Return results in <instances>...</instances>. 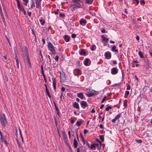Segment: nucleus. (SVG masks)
<instances>
[{
    "mask_svg": "<svg viewBox=\"0 0 152 152\" xmlns=\"http://www.w3.org/2000/svg\"><path fill=\"white\" fill-rule=\"evenodd\" d=\"M39 21L41 23V24L43 25L45 23V21L43 20L42 19H41L39 20Z\"/></svg>",
    "mask_w": 152,
    "mask_h": 152,
    "instance_id": "34",
    "label": "nucleus"
},
{
    "mask_svg": "<svg viewBox=\"0 0 152 152\" xmlns=\"http://www.w3.org/2000/svg\"><path fill=\"white\" fill-rule=\"evenodd\" d=\"M101 32L102 33H106L107 32V31H106V30L104 29H103L101 31Z\"/></svg>",
    "mask_w": 152,
    "mask_h": 152,
    "instance_id": "52",
    "label": "nucleus"
},
{
    "mask_svg": "<svg viewBox=\"0 0 152 152\" xmlns=\"http://www.w3.org/2000/svg\"><path fill=\"white\" fill-rule=\"evenodd\" d=\"M140 4H145V2L144 0H142L140 1Z\"/></svg>",
    "mask_w": 152,
    "mask_h": 152,
    "instance_id": "51",
    "label": "nucleus"
},
{
    "mask_svg": "<svg viewBox=\"0 0 152 152\" xmlns=\"http://www.w3.org/2000/svg\"><path fill=\"white\" fill-rule=\"evenodd\" d=\"M45 89H46V93L47 92H49V91L48 89V88H47V86L46 85V84H45Z\"/></svg>",
    "mask_w": 152,
    "mask_h": 152,
    "instance_id": "48",
    "label": "nucleus"
},
{
    "mask_svg": "<svg viewBox=\"0 0 152 152\" xmlns=\"http://www.w3.org/2000/svg\"><path fill=\"white\" fill-rule=\"evenodd\" d=\"M48 47L49 50L51 51L53 54L55 53V50H54V47L51 42H49L48 44Z\"/></svg>",
    "mask_w": 152,
    "mask_h": 152,
    "instance_id": "3",
    "label": "nucleus"
},
{
    "mask_svg": "<svg viewBox=\"0 0 152 152\" xmlns=\"http://www.w3.org/2000/svg\"><path fill=\"white\" fill-rule=\"evenodd\" d=\"M62 133L64 138L65 139H66L67 138V136L66 135L65 132L64 131H62Z\"/></svg>",
    "mask_w": 152,
    "mask_h": 152,
    "instance_id": "25",
    "label": "nucleus"
},
{
    "mask_svg": "<svg viewBox=\"0 0 152 152\" xmlns=\"http://www.w3.org/2000/svg\"><path fill=\"white\" fill-rule=\"evenodd\" d=\"M89 60L88 58H86L85 59L83 62L84 65L87 66H88L89 65L88 63L89 62Z\"/></svg>",
    "mask_w": 152,
    "mask_h": 152,
    "instance_id": "17",
    "label": "nucleus"
},
{
    "mask_svg": "<svg viewBox=\"0 0 152 152\" xmlns=\"http://www.w3.org/2000/svg\"><path fill=\"white\" fill-rule=\"evenodd\" d=\"M126 89L128 90H129L130 89V86L129 85L127 86Z\"/></svg>",
    "mask_w": 152,
    "mask_h": 152,
    "instance_id": "59",
    "label": "nucleus"
},
{
    "mask_svg": "<svg viewBox=\"0 0 152 152\" xmlns=\"http://www.w3.org/2000/svg\"><path fill=\"white\" fill-rule=\"evenodd\" d=\"M58 56L57 55L55 56V59L56 61H58Z\"/></svg>",
    "mask_w": 152,
    "mask_h": 152,
    "instance_id": "43",
    "label": "nucleus"
},
{
    "mask_svg": "<svg viewBox=\"0 0 152 152\" xmlns=\"http://www.w3.org/2000/svg\"><path fill=\"white\" fill-rule=\"evenodd\" d=\"M53 88L55 90L56 89V82L55 80H53Z\"/></svg>",
    "mask_w": 152,
    "mask_h": 152,
    "instance_id": "28",
    "label": "nucleus"
},
{
    "mask_svg": "<svg viewBox=\"0 0 152 152\" xmlns=\"http://www.w3.org/2000/svg\"><path fill=\"white\" fill-rule=\"evenodd\" d=\"M95 147L96 146L98 148H100L101 145L100 144L97 143L96 144H95Z\"/></svg>",
    "mask_w": 152,
    "mask_h": 152,
    "instance_id": "41",
    "label": "nucleus"
},
{
    "mask_svg": "<svg viewBox=\"0 0 152 152\" xmlns=\"http://www.w3.org/2000/svg\"><path fill=\"white\" fill-rule=\"evenodd\" d=\"M71 37L73 38H75L76 37V35L75 34H72Z\"/></svg>",
    "mask_w": 152,
    "mask_h": 152,
    "instance_id": "42",
    "label": "nucleus"
},
{
    "mask_svg": "<svg viewBox=\"0 0 152 152\" xmlns=\"http://www.w3.org/2000/svg\"><path fill=\"white\" fill-rule=\"evenodd\" d=\"M91 90V89L90 88H86L85 89V91H87V92H89Z\"/></svg>",
    "mask_w": 152,
    "mask_h": 152,
    "instance_id": "53",
    "label": "nucleus"
},
{
    "mask_svg": "<svg viewBox=\"0 0 152 152\" xmlns=\"http://www.w3.org/2000/svg\"><path fill=\"white\" fill-rule=\"evenodd\" d=\"M77 96L81 99H84V96L83 93L81 92L77 94Z\"/></svg>",
    "mask_w": 152,
    "mask_h": 152,
    "instance_id": "15",
    "label": "nucleus"
},
{
    "mask_svg": "<svg viewBox=\"0 0 152 152\" xmlns=\"http://www.w3.org/2000/svg\"><path fill=\"white\" fill-rule=\"evenodd\" d=\"M95 46L94 45H92L91 47V50L93 51L95 50Z\"/></svg>",
    "mask_w": 152,
    "mask_h": 152,
    "instance_id": "32",
    "label": "nucleus"
},
{
    "mask_svg": "<svg viewBox=\"0 0 152 152\" xmlns=\"http://www.w3.org/2000/svg\"><path fill=\"white\" fill-rule=\"evenodd\" d=\"M91 112L92 113H94L95 112V111L94 110V109H92V110L91 111Z\"/></svg>",
    "mask_w": 152,
    "mask_h": 152,
    "instance_id": "64",
    "label": "nucleus"
},
{
    "mask_svg": "<svg viewBox=\"0 0 152 152\" xmlns=\"http://www.w3.org/2000/svg\"><path fill=\"white\" fill-rule=\"evenodd\" d=\"M46 58H48V59H47V61H49L51 63V59H50V56L48 55V56H47V57H46Z\"/></svg>",
    "mask_w": 152,
    "mask_h": 152,
    "instance_id": "38",
    "label": "nucleus"
},
{
    "mask_svg": "<svg viewBox=\"0 0 152 152\" xmlns=\"http://www.w3.org/2000/svg\"><path fill=\"white\" fill-rule=\"evenodd\" d=\"M91 93L93 96L96 95H97L98 94V92L94 90L91 91Z\"/></svg>",
    "mask_w": 152,
    "mask_h": 152,
    "instance_id": "21",
    "label": "nucleus"
},
{
    "mask_svg": "<svg viewBox=\"0 0 152 152\" xmlns=\"http://www.w3.org/2000/svg\"><path fill=\"white\" fill-rule=\"evenodd\" d=\"M82 139L83 142V144H85L86 142H85V141L83 137L82 138Z\"/></svg>",
    "mask_w": 152,
    "mask_h": 152,
    "instance_id": "62",
    "label": "nucleus"
},
{
    "mask_svg": "<svg viewBox=\"0 0 152 152\" xmlns=\"http://www.w3.org/2000/svg\"><path fill=\"white\" fill-rule=\"evenodd\" d=\"M86 95L88 97H91L93 96L91 92L88 94H86Z\"/></svg>",
    "mask_w": 152,
    "mask_h": 152,
    "instance_id": "37",
    "label": "nucleus"
},
{
    "mask_svg": "<svg viewBox=\"0 0 152 152\" xmlns=\"http://www.w3.org/2000/svg\"><path fill=\"white\" fill-rule=\"evenodd\" d=\"M72 2L74 3L77 4H81L80 2H82L81 0H72Z\"/></svg>",
    "mask_w": 152,
    "mask_h": 152,
    "instance_id": "16",
    "label": "nucleus"
},
{
    "mask_svg": "<svg viewBox=\"0 0 152 152\" xmlns=\"http://www.w3.org/2000/svg\"><path fill=\"white\" fill-rule=\"evenodd\" d=\"M96 141L99 142V144H100L101 145L102 143L98 139H96Z\"/></svg>",
    "mask_w": 152,
    "mask_h": 152,
    "instance_id": "61",
    "label": "nucleus"
},
{
    "mask_svg": "<svg viewBox=\"0 0 152 152\" xmlns=\"http://www.w3.org/2000/svg\"><path fill=\"white\" fill-rule=\"evenodd\" d=\"M87 103L85 101H82L81 103V105L82 107H86L87 106Z\"/></svg>",
    "mask_w": 152,
    "mask_h": 152,
    "instance_id": "20",
    "label": "nucleus"
},
{
    "mask_svg": "<svg viewBox=\"0 0 152 152\" xmlns=\"http://www.w3.org/2000/svg\"><path fill=\"white\" fill-rule=\"evenodd\" d=\"M15 59L16 60V62H17V61H18V56H17V55H16V54H15Z\"/></svg>",
    "mask_w": 152,
    "mask_h": 152,
    "instance_id": "49",
    "label": "nucleus"
},
{
    "mask_svg": "<svg viewBox=\"0 0 152 152\" xmlns=\"http://www.w3.org/2000/svg\"><path fill=\"white\" fill-rule=\"evenodd\" d=\"M108 40L109 39L106 37H104L103 39V41H106V42H107L108 41Z\"/></svg>",
    "mask_w": 152,
    "mask_h": 152,
    "instance_id": "40",
    "label": "nucleus"
},
{
    "mask_svg": "<svg viewBox=\"0 0 152 152\" xmlns=\"http://www.w3.org/2000/svg\"><path fill=\"white\" fill-rule=\"evenodd\" d=\"M82 123V122H79V121H77L76 122V125L78 126H79L80 125V124Z\"/></svg>",
    "mask_w": 152,
    "mask_h": 152,
    "instance_id": "39",
    "label": "nucleus"
},
{
    "mask_svg": "<svg viewBox=\"0 0 152 152\" xmlns=\"http://www.w3.org/2000/svg\"><path fill=\"white\" fill-rule=\"evenodd\" d=\"M90 148H91V149H92L93 148L95 149L96 148L95 145V144H91Z\"/></svg>",
    "mask_w": 152,
    "mask_h": 152,
    "instance_id": "31",
    "label": "nucleus"
},
{
    "mask_svg": "<svg viewBox=\"0 0 152 152\" xmlns=\"http://www.w3.org/2000/svg\"><path fill=\"white\" fill-rule=\"evenodd\" d=\"M68 134L69 136V138H70L71 137V132L70 131H68Z\"/></svg>",
    "mask_w": 152,
    "mask_h": 152,
    "instance_id": "54",
    "label": "nucleus"
},
{
    "mask_svg": "<svg viewBox=\"0 0 152 152\" xmlns=\"http://www.w3.org/2000/svg\"><path fill=\"white\" fill-rule=\"evenodd\" d=\"M139 55L140 56V57L141 58H144V56L143 55V54L142 53V52L140 51H139L138 52Z\"/></svg>",
    "mask_w": 152,
    "mask_h": 152,
    "instance_id": "24",
    "label": "nucleus"
},
{
    "mask_svg": "<svg viewBox=\"0 0 152 152\" xmlns=\"http://www.w3.org/2000/svg\"><path fill=\"white\" fill-rule=\"evenodd\" d=\"M80 54L81 55H85L86 54V52L85 51H84V50H82L80 53Z\"/></svg>",
    "mask_w": 152,
    "mask_h": 152,
    "instance_id": "30",
    "label": "nucleus"
},
{
    "mask_svg": "<svg viewBox=\"0 0 152 152\" xmlns=\"http://www.w3.org/2000/svg\"><path fill=\"white\" fill-rule=\"evenodd\" d=\"M28 15L29 16H31V12H30L27 11Z\"/></svg>",
    "mask_w": 152,
    "mask_h": 152,
    "instance_id": "55",
    "label": "nucleus"
},
{
    "mask_svg": "<svg viewBox=\"0 0 152 152\" xmlns=\"http://www.w3.org/2000/svg\"><path fill=\"white\" fill-rule=\"evenodd\" d=\"M99 138L100 140L102 141L103 142L104 141V137L103 135H100L99 136Z\"/></svg>",
    "mask_w": 152,
    "mask_h": 152,
    "instance_id": "29",
    "label": "nucleus"
},
{
    "mask_svg": "<svg viewBox=\"0 0 152 152\" xmlns=\"http://www.w3.org/2000/svg\"><path fill=\"white\" fill-rule=\"evenodd\" d=\"M0 139L1 141L2 142H4V143L7 145V140L6 139V137H3V135L0 136Z\"/></svg>",
    "mask_w": 152,
    "mask_h": 152,
    "instance_id": "9",
    "label": "nucleus"
},
{
    "mask_svg": "<svg viewBox=\"0 0 152 152\" xmlns=\"http://www.w3.org/2000/svg\"><path fill=\"white\" fill-rule=\"evenodd\" d=\"M104 55L105 58L107 59L110 58L111 57V54L109 52H105L104 54Z\"/></svg>",
    "mask_w": 152,
    "mask_h": 152,
    "instance_id": "8",
    "label": "nucleus"
},
{
    "mask_svg": "<svg viewBox=\"0 0 152 152\" xmlns=\"http://www.w3.org/2000/svg\"><path fill=\"white\" fill-rule=\"evenodd\" d=\"M121 115V113H119L117 115L115 118L111 120L112 122L113 123H115L116 120L120 118Z\"/></svg>",
    "mask_w": 152,
    "mask_h": 152,
    "instance_id": "5",
    "label": "nucleus"
},
{
    "mask_svg": "<svg viewBox=\"0 0 152 152\" xmlns=\"http://www.w3.org/2000/svg\"><path fill=\"white\" fill-rule=\"evenodd\" d=\"M35 1L36 7L37 8H39V7L40 6V3L41 1H39L38 0H35Z\"/></svg>",
    "mask_w": 152,
    "mask_h": 152,
    "instance_id": "14",
    "label": "nucleus"
},
{
    "mask_svg": "<svg viewBox=\"0 0 152 152\" xmlns=\"http://www.w3.org/2000/svg\"><path fill=\"white\" fill-rule=\"evenodd\" d=\"M19 133H20V137H21V140H22V142H23V137L22 136V134H21V132L20 130V129L19 128Z\"/></svg>",
    "mask_w": 152,
    "mask_h": 152,
    "instance_id": "33",
    "label": "nucleus"
},
{
    "mask_svg": "<svg viewBox=\"0 0 152 152\" xmlns=\"http://www.w3.org/2000/svg\"><path fill=\"white\" fill-rule=\"evenodd\" d=\"M77 148V152H80V150L81 149L80 148Z\"/></svg>",
    "mask_w": 152,
    "mask_h": 152,
    "instance_id": "56",
    "label": "nucleus"
},
{
    "mask_svg": "<svg viewBox=\"0 0 152 152\" xmlns=\"http://www.w3.org/2000/svg\"><path fill=\"white\" fill-rule=\"evenodd\" d=\"M71 10L72 11L75 10V9L77 8H80L81 7V4H78L75 3L74 4L71 5Z\"/></svg>",
    "mask_w": 152,
    "mask_h": 152,
    "instance_id": "2",
    "label": "nucleus"
},
{
    "mask_svg": "<svg viewBox=\"0 0 152 152\" xmlns=\"http://www.w3.org/2000/svg\"><path fill=\"white\" fill-rule=\"evenodd\" d=\"M0 14L1 15V17L4 23L5 19H4V15H3V13L2 12V10L0 11Z\"/></svg>",
    "mask_w": 152,
    "mask_h": 152,
    "instance_id": "22",
    "label": "nucleus"
},
{
    "mask_svg": "<svg viewBox=\"0 0 152 152\" xmlns=\"http://www.w3.org/2000/svg\"><path fill=\"white\" fill-rule=\"evenodd\" d=\"M30 4H31V8H33V5L34 4V2L33 0H30Z\"/></svg>",
    "mask_w": 152,
    "mask_h": 152,
    "instance_id": "26",
    "label": "nucleus"
},
{
    "mask_svg": "<svg viewBox=\"0 0 152 152\" xmlns=\"http://www.w3.org/2000/svg\"><path fill=\"white\" fill-rule=\"evenodd\" d=\"M24 1L25 2L24 3V4L26 6L27 5V3L28 2V0H26Z\"/></svg>",
    "mask_w": 152,
    "mask_h": 152,
    "instance_id": "44",
    "label": "nucleus"
},
{
    "mask_svg": "<svg viewBox=\"0 0 152 152\" xmlns=\"http://www.w3.org/2000/svg\"><path fill=\"white\" fill-rule=\"evenodd\" d=\"M59 10L58 9H57L56 10V11H55V14H56V15L57 14H58V12Z\"/></svg>",
    "mask_w": 152,
    "mask_h": 152,
    "instance_id": "63",
    "label": "nucleus"
},
{
    "mask_svg": "<svg viewBox=\"0 0 152 152\" xmlns=\"http://www.w3.org/2000/svg\"><path fill=\"white\" fill-rule=\"evenodd\" d=\"M118 72V70L116 67L112 68L111 70V73L113 75L116 74Z\"/></svg>",
    "mask_w": 152,
    "mask_h": 152,
    "instance_id": "4",
    "label": "nucleus"
},
{
    "mask_svg": "<svg viewBox=\"0 0 152 152\" xmlns=\"http://www.w3.org/2000/svg\"><path fill=\"white\" fill-rule=\"evenodd\" d=\"M18 7V9L21 11L24 10V8L22 5H21L20 4L17 5Z\"/></svg>",
    "mask_w": 152,
    "mask_h": 152,
    "instance_id": "18",
    "label": "nucleus"
},
{
    "mask_svg": "<svg viewBox=\"0 0 152 152\" xmlns=\"http://www.w3.org/2000/svg\"><path fill=\"white\" fill-rule=\"evenodd\" d=\"M78 142L75 138H74L73 140V145L74 146L75 148H77Z\"/></svg>",
    "mask_w": 152,
    "mask_h": 152,
    "instance_id": "12",
    "label": "nucleus"
},
{
    "mask_svg": "<svg viewBox=\"0 0 152 152\" xmlns=\"http://www.w3.org/2000/svg\"><path fill=\"white\" fill-rule=\"evenodd\" d=\"M106 99V97L105 96L102 99V103H103L104 102L105 100Z\"/></svg>",
    "mask_w": 152,
    "mask_h": 152,
    "instance_id": "45",
    "label": "nucleus"
},
{
    "mask_svg": "<svg viewBox=\"0 0 152 152\" xmlns=\"http://www.w3.org/2000/svg\"><path fill=\"white\" fill-rule=\"evenodd\" d=\"M88 132V131L86 129H84V134H86V133L87 132Z\"/></svg>",
    "mask_w": 152,
    "mask_h": 152,
    "instance_id": "57",
    "label": "nucleus"
},
{
    "mask_svg": "<svg viewBox=\"0 0 152 152\" xmlns=\"http://www.w3.org/2000/svg\"><path fill=\"white\" fill-rule=\"evenodd\" d=\"M55 107V108H56V110L57 112V114L58 115H59V111L58 108L57 107V106Z\"/></svg>",
    "mask_w": 152,
    "mask_h": 152,
    "instance_id": "36",
    "label": "nucleus"
},
{
    "mask_svg": "<svg viewBox=\"0 0 152 152\" xmlns=\"http://www.w3.org/2000/svg\"><path fill=\"white\" fill-rule=\"evenodd\" d=\"M112 108V107L111 106H108L106 108L105 110L106 111H108L109 109H111Z\"/></svg>",
    "mask_w": 152,
    "mask_h": 152,
    "instance_id": "35",
    "label": "nucleus"
},
{
    "mask_svg": "<svg viewBox=\"0 0 152 152\" xmlns=\"http://www.w3.org/2000/svg\"><path fill=\"white\" fill-rule=\"evenodd\" d=\"M46 94L48 96V97H49L50 98H51V95H50V93H49V92H47L46 93Z\"/></svg>",
    "mask_w": 152,
    "mask_h": 152,
    "instance_id": "47",
    "label": "nucleus"
},
{
    "mask_svg": "<svg viewBox=\"0 0 152 152\" xmlns=\"http://www.w3.org/2000/svg\"><path fill=\"white\" fill-rule=\"evenodd\" d=\"M73 73L75 75L78 76L81 74V71L79 69H76L74 70Z\"/></svg>",
    "mask_w": 152,
    "mask_h": 152,
    "instance_id": "6",
    "label": "nucleus"
},
{
    "mask_svg": "<svg viewBox=\"0 0 152 152\" xmlns=\"http://www.w3.org/2000/svg\"><path fill=\"white\" fill-rule=\"evenodd\" d=\"M0 121L2 126L4 127L5 126V122L6 123L7 121L4 114H3L0 117Z\"/></svg>",
    "mask_w": 152,
    "mask_h": 152,
    "instance_id": "1",
    "label": "nucleus"
},
{
    "mask_svg": "<svg viewBox=\"0 0 152 152\" xmlns=\"http://www.w3.org/2000/svg\"><path fill=\"white\" fill-rule=\"evenodd\" d=\"M64 39L66 42H68L70 40V37L69 35H65L64 36Z\"/></svg>",
    "mask_w": 152,
    "mask_h": 152,
    "instance_id": "11",
    "label": "nucleus"
},
{
    "mask_svg": "<svg viewBox=\"0 0 152 152\" xmlns=\"http://www.w3.org/2000/svg\"><path fill=\"white\" fill-rule=\"evenodd\" d=\"M25 49L26 51V55L27 56V61H28V63L29 64L30 66H31V63H30V59L29 58L28 53V52L27 48L26 47H25Z\"/></svg>",
    "mask_w": 152,
    "mask_h": 152,
    "instance_id": "7",
    "label": "nucleus"
},
{
    "mask_svg": "<svg viewBox=\"0 0 152 152\" xmlns=\"http://www.w3.org/2000/svg\"><path fill=\"white\" fill-rule=\"evenodd\" d=\"M61 90L62 92L64 91L65 90V88L64 87H62L61 88Z\"/></svg>",
    "mask_w": 152,
    "mask_h": 152,
    "instance_id": "58",
    "label": "nucleus"
},
{
    "mask_svg": "<svg viewBox=\"0 0 152 152\" xmlns=\"http://www.w3.org/2000/svg\"><path fill=\"white\" fill-rule=\"evenodd\" d=\"M59 16L60 17H65V15L64 14H62V13H60V15H59Z\"/></svg>",
    "mask_w": 152,
    "mask_h": 152,
    "instance_id": "46",
    "label": "nucleus"
},
{
    "mask_svg": "<svg viewBox=\"0 0 152 152\" xmlns=\"http://www.w3.org/2000/svg\"><path fill=\"white\" fill-rule=\"evenodd\" d=\"M79 22L80 24L82 26L85 25L86 23V20L83 18L81 19Z\"/></svg>",
    "mask_w": 152,
    "mask_h": 152,
    "instance_id": "10",
    "label": "nucleus"
},
{
    "mask_svg": "<svg viewBox=\"0 0 152 152\" xmlns=\"http://www.w3.org/2000/svg\"><path fill=\"white\" fill-rule=\"evenodd\" d=\"M129 91H126L125 92V94L126 95H128L129 94Z\"/></svg>",
    "mask_w": 152,
    "mask_h": 152,
    "instance_id": "60",
    "label": "nucleus"
},
{
    "mask_svg": "<svg viewBox=\"0 0 152 152\" xmlns=\"http://www.w3.org/2000/svg\"><path fill=\"white\" fill-rule=\"evenodd\" d=\"M137 142L139 143H141L142 142V141L141 140H136Z\"/></svg>",
    "mask_w": 152,
    "mask_h": 152,
    "instance_id": "50",
    "label": "nucleus"
},
{
    "mask_svg": "<svg viewBox=\"0 0 152 152\" xmlns=\"http://www.w3.org/2000/svg\"><path fill=\"white\" fill-rule=\"evenodd\" d=\"M73 107H74L75 108L77 109L79 108V105L76 102H75L73 104Z\"/></svg>",
    "mask_w": 152,
    "mask_h": 152,
    "instance_id": "19",
    "label": "nucleus"
},
{
    "mask_svg": "<svg viewBox=\"0 0 152 152\" xmlns=\"http://www.w3.org/2000/svg\"><path fill=\"white\" fill-rule=\"evenodd\" d=\"M93 0H86V3L88 4H91Z\"/></svg>",
    "mask_w": 152,
    "mask_h": 152,
    "instance_id": "23",
    "label": "nucleus"
},
{
    "mask_svg": "<svg viewBox=\"0 0 152 152\" xmlns=\"http://www.w3.org/2000/svg\"><path fill=\"white\" fill-rule=\"evenodd\" d=\"M60 78L61 81L64 82L66 80V78L65 77V74L64 73L60 74Z\"/></svg>",
    "mask_w": 152,
    "mask_h": 152,
    "instance_id": "13",
    "label": "nucleus"
},
{
    "mask_svg": "<svg viewBox=\"0 0 152 152\" xmlns=\"http://www.w3.org/2000/svg\"><path fill=\"white\" fill-rule=\"evenodd\" d=\"M115 46H114L112 47V50L113 51H115V52H117L118 51V50L115 49Z\"/></svg>",
    "mask_w": 152,
    "mask_h": 152,
    "instance_id": "27",
    "label": "nucleus"
}]
</instances>
